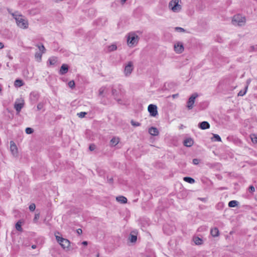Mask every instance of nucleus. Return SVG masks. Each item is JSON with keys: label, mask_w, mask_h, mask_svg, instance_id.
<instances>
[{"label": "nucleus", "mask_w": 257, "mask_h": 257, "mask_svg": "<svg viewBox=\"0 0 257 257\" xmlns=\"http://www.w3.org/2000/svg\"><path fill=\"white\" fill-rule=\"evenodd\" d=\"M8 12L12 15L14 19H15L17 25L19 27L24 29L28 28L29 23L24 16L20 14L18 12L12 13L10 9H8Z\"/></svg>", "instance_id": "nucleus-1"}, {"label": "nucleus", "mask_w": 257, "mask_h": 257, "mask_svg": "<svg viewBox=\"0 0 257 257\" xmlns=\"http://www.w3.org/2000/svg\"><path fill=\"white\" fill-rule=\"evenodd\" d=\"M180 0H171L169 3V8L174 13L180 12L182 7L179 4Z\"/></svg>", "instance_id": "nucleus-2"}, {"label": "nucleus", "mask_w": 257, "mask_h": 257, "mask_svg": "<svg viewBox=\"0 0 257 257\" xmlns=\"http://www.w3.org/2000/svg\"><path fill=\"white\" fill-rule=\"evenodd\" d=\"M57 241L63 249H68L70 245V242L66 238L55 235Z\"/></svg>", "instance_id": "nucleus-3"}, {"label": "nucleus", "mask_w": 257, "mask_h": 257, "mask_svg": "<svg viewBox=\"0 0 257 257\" xmlns=\"http://www.w3.org/2000/svg\"><path fill=\"white\" fill-rule=\"evenodd\" d=\"M139 37L134 33H130L128 34L127 42L130 46H134L137 44L139 41Z\"/></svg>", "instance_id": "nucleus-4"}, {"label": "nucleus", "mask_w": 257, "mask_h": 257, "mask_svg": "<svg viewBox=\"0 0 257 257\" xmlns=\"http://www.w3.org/2000/svg\"><path fill=\"white\" fill-rule=\"evenodd\" d=\"M134 69V63L132 61H129L125 65L123 73L125 77H128L131 75Z\"/></svg>", "instance_id": "nucleus-5"}, {"label": "nucleus", "mask_w": 257, "mask_h": 257, "mask_svg": "<svg viewBox=\"0 0 257 257\" xmlns=\"http://www.w3.org/2000/svg\"><path fill=\"white\" fill-rule=\"evenodd\" d=\"M24 106V100L23 99H17L14 104V108L17 113H19Z\"/></svg>", "instance_id": "nucleus-6"}, {"label": "nucleus", "mask_w": 257, "mask_h": 257, "mask_svg": "<svg viewBox=\"0 0 257 257\" xmlns=\"http://www.w3.org/2000/svg\"><path fill=\"white\" fill-rule=\"evenodd\" d=\"M174 51L178 54L182 53L184 50L183 44L181 42H177L174 45Z\"/></svg>", "instance_id": "nucleus-7"}, {"label": "nucleus", "mask_w": 257, "mask_h": 257, "mask_svg": "<svg viewBox=\"0 0 257 257\" xmlns=\"http://www.w3.org/2000/svg\"><path fill=\"white\" fill-rule=\"evenodd\" d=\"M198 96L197 93L193 94L189 98L187 101V107L189 109H191L193 107V104L195 102V99Z\"/></svg>", "instance_id": "nucleus-8"}, {"label": "nucleus", "mask_w": 257, "mask_h": 257, "mask_svg": "<svg viewBox=\"0 0 257 257\" xmlns=\"http://www.w3.org/2000/svg\"><path fill=\"white\" fill-rule=\"evenodd\" d=\"M148 111L152 116H156L158 114L157 107L154 104H150L148 106Z\"/></svg>", "instance_id": "nucleus-9"}, {"label": "nucleus", "mask_w": 257, "mask_h": 257, "mask_svg": "<svg viewBox=\"0 0 257 257\" xmlns=\"http://www.w3.org/2000/svg\"><path fill=\"white\" fill-rule=\"evenodd\" d=\"M232 24L234 26L241 25V16L240 15L234 16L232 20Z\"/></svg>", "instance_id": "nucleus-10"}, {"label": "nucleus", "mask_w": 257, "mask_h": 257, "mask_svg": "<svg viewBox=\"0 0 257 257\" xmlns=\"http://www.w3.org/2000/svg\"><path fill=\"white\" fill-rule=\"evenodd\" d=\"M10 150L14 156H16L18 153V149L15 143L11 141L10 142Z\"/></svg>", "instance_id": "nucleus-11"}, {"label": "nucleus", "mask_w": 257, "mask_h": 257, "mask_svg": "<svg viewBox=\"0 0 257 257\" xmlns=\"http://www.w3.org/2000/svg\"><path fill=\"white\" fill-rule=\"evenodd\" d=\"M198 127L201 130H206L210 127V124L208 122L203 121L199 123Z\"/></svg>", "instance_id": "nucleus-12"}, {"label": "nucleus", "mask_w": 257, "mask_h": 257, "mask_svg": "<svg viewBox=\"0 0 257 257\" xmlns=\"http://www.w3.org/2000/svg\"><path fill=\"white\" fill-rule=\"evenodd\" d=\"M194 144L193 140L191 138H186L183 142V144L187 147H190L193 146Z\"/></svg>", "instance_id": "nucleus-13"}, {"label": "nucleus", "mask_w": 257, "mask_h": 257, "mask_svg": "<svg viewBox=\"0 0 257 257\" xmlns=\"http://www.w3.org/2000/svg\"><path fill=\"white\" fill-rule=\"evenodd\" d=\"M68 70V66L67 65L63 64L59 70V74L61 75H64L66 74Z\"/></svg>", "instance_id": "nucleus-14"}, {"label": "nucleus", "mask_w": 257, "mask_h": 257, "mask_svg": "<svg viewBox=\"0 0 257 257\" xmlns=\"http://www.w3.org/2000/svg\"><path fill=\"white\" fill-rule=\"evenodd\" d=\"M57 62V58L54 56L51 57L47 61V64L55 65Z\"/></svg>", "instance_id": "nucleus-15"}, {"label": "nucleus", "mask_w": 257, "mask_h": 257, "mask_svg": "<svg viewBox=\"0 0 257 257\" xmlns=\"http://www.w3.org/2000/svg\"><path fill=\"white\" fill-rule=\"evenodd\" d=\"M149 134L154 136H157L159 134V131L158 129L154 127H151L149 130Z\"/></svg>", "instance_id": "nucleus-16"}, {"label": "nucleus", "mask_w": 257, "mask_h": 257, "mask_svg": "<svg viewBox=\"0 0 257 257\" xmlns=\"http://www.w3.org/2000/svg\"><path fill=\"white\" fill-rule=\"evenodd\" d=\"M210 233L213 237H217L219 234V231L217 227H214L211 229Z\"/></svg>", "instance_id": "nucleus-17"}, {"label": "nucleus", "mask_w": 257, "mask_h": 257, "mask_svg": "<svg viewBox=\"0 0 257 257\" xmlns=\"http://www.w3.org/2000/svg\"><path fill=\"white\" fill-rule=\"evenodd\" d=\"M129 241L132 243H135L137 241V236L135 234H133L132 232L128 237Z\"/></svg>", "instance_id": "nucleus-18"}, {"label": "nucleus", "mask_w": 257, "mask_h": 257, "mask_svg": "<svg viewBox=\"0 0 257 257\" xmlns=\"http://www.w3.org/2000/svg\"><path fill=\"white\" fill-rule=\"evenodd\" d=\"M119 142V139L118 138L113 137L110 142V145L111 146H115Z\"/></svg>", "instance_id": "nucleus-19"}, {"label": "nucleus", "mask_w": 257, "mask_h": 257, "mask_svg": "<svg viewBox=\"0 0 257 257\" xmlns=\"http://www.w3.org/2000/svg\"><path fill=\"white\" fill-rule=\"evenodd\" d=\"M116 200L121 203H126L127 202V199L123 196H119L116 197Z\"/></svg>", "instance_id": "nucleus-20"}, {"label": "nucleus", "mask_w": 257, "mask_h": 257, "mask_svg": "<svg viewBox=\"0 0 257 257\" xmlns=\"http://www.w3.org/2000/svg\"><path fill=\"white\" fill-rule=\"evenodd\" d=\"M43 54V53L38 52L35 53V57L37 62H40L42 61V56Z\"/></svg>", "instance_id": "nucleus-21"}, {"label": "nucleus", "mask_w": 257, "mask_h": 257, "mask_svg": "<svg viewBox=\"0 0 257 257\" xmlns=\"http://www.w3.org/2000/svg\"><path fill=\"white\" fill-rule=\"evenodd\" d=\"M193 240L195 243L197 245H200L203 243L202 239L198 236H195L193 238Z\"/></svg>", "instance_id": "nucleus-22"}, {"label": "nucleus", "mask_w": 257, "mask_h": 257, "mask_svg": "<svg viewBox=\"0 0 257 257\" xmlns=\"http://www.w3.org/2000/svg\"><path fill=\"white\" fill-rule=\"evenodd\" d=\"M36 46L39 49V50L40 51L39 52H41L42 53H45L46 49H45L44 46L43 44H37Z\"/></svg>", "instance_id": "nucleus-23"}, {"label": "nucleus", "mask_w": 257, "mask_h": 257, "mask_svg": "<svg viewBox=\"0 0 257 257\" xmlns=\"http://www.w3.org/2000/svg\"><path fill=\"white\" fill-rule=\"evenodd\" d=\"M212 141L221 142L220 137L217 134H213V137L211 138Z\"/></svg>", "instance_id": "nucleus-24"}, {"label": "nucleus", "mask_w": 257, "mask_h": 257, "mask_svg": "<svg viewBox=\"0 0 257 257\" xmlns=\"http://www.w3.org/2000/svg\"><path fill=\"white\" fill-rule=\"evenodd\" d=\"M239 202L236 200H232L229 202L228 206L229 207H234L237 206Z\"/></svg>", "instance_id": "nucleus-25"}, {"label": "nucleus", "mask_w": 257, "mask_h": 257, "mask_svg": "<svg viewBox=\"0 0 257 257\" xmlns=\"http://www.w3.org/2000/svg\"><path fill=\"white\" fill-rule=\"evenodd\" d=\"M183 180L185 182H188L190 184H193L195 182V180L193 178L190 177H185L183 178Z\"/></svg>", "instance_id": "nucleus-26"}, {"label": "nucleus", "mask_w": 257, "mask_h": 257, "mask_svg": "<svg viewBox=\"0 0 257 257\" xmlns=\"http://www.w3.org/2000/svg\"><path fill=\"white\" fill-rule=\"evenodd\" d=\"M14 84L16 87H21L24 85L23 81L20 79H16Z\"/></svg>", "instance_id": "nucleus-27"}, {"label": "nucleus", "mask_w": 257, "mask_h": 257, "mask_svg": "<svg viewBox=\"0 0 257 257\" xmlns=\"http://www.w3.org/2000/svg\"><path fill=\"white\" fill-rule=\"evenodd\" d=\"M16 228L17 230L22 231V222L21 221H18L16 224Z\"/></svg>", "instance_id": "nucleus-28"}, {"label": "nucleus", "mask_w": 257, "mask_h": 257, "mask_svg": "<svg viewBox=\"0 0 257 257\" xmlns=\"http://www.w3.org/2000/svg\"><path fill=\"white\" fill-rule=\"evenodd\" d=\"M252 142L254 144L257 143V136L255 134H251L250 136Z\"/></svg>", "instance_id": "nucleus-29"}, {"label": "nucleus", "mask_w": 257, "mask_h": 257, "mask_svg": "<svg viewBox=\"0 0 257 257\" xmlns=\"http://www.w3.org/2000/svg\"><path fill=\"white\" fill-rule=\"evenodd\" d=\"M117 49V46L115 44H112L108 46V50L109 52L113 51L114 50H116Z\"/></svg>", "instance_id": "nucleus-30"}, {"label": "nucleus", "mask_w": 257, "mask_h": 257, "mask_svg": "<svg viewBox=\"0 0 257 257\" xmlns=\"http://www.w3.org/2000/svg\"><path fill=\"white\" fill-rule=\"evenodd\" d=\"M26 134H31L33 133L34 132V130L33 128H31V127H27L26 128Z\"/></svg>", "instance_id": "nucleus-31"}, {"label": "nucleus", "mask_w": 257, "mask_h": 257, "mask_svg": "<svg viewBox=\"0 0 257 257\" xmlns=\"http://www.w3.org/2000/svg\"><path fill=\"white\" fill-rule=\"evenodd\" d=\"M68 84L69 87L72 89L75 87V82L73 80L70 81Z\"/></svg>", "instance_id": "nucleus-32"}, {"label": "nucleus", "mask_w": 257, "mask_h": 257, "mask_svg": "<svg viewBox=\"0 0 257 257\" xmlns=\"http://www.w3.org/2000/svg\"><path fill=\"white\" fill-rule=\"evenodd\" d=\"M44 106V103L43 102H40L38 104L37 108L38 110L42 109Z\"/></svg>", "instance_id": "nucleus-33"}, {"label": "nucleus", "mask_w": 257, "mask_h": 257, "mask_svg": "<svg viewBox=\"0 0 257 257\" xmlns=\"http://www.w3.org/2000/svg\"><path fill=\"white\" fill-rule=\"evenodd\" d=\"M29 208L30 211H34L36 208V205L34 203H32L30 205Z\"/></svg>", "instance_id": "nucleus-34"}, {"label": "nucleus", "mask_w": 257, "mask_h": 257, "mask_svg": "<svg viewBox=\"0 0 257 257\" xmlns=\"http://www.w3.org/2000/svg\"><path fill=\"white\" fill-rule=\"evenodd\" d=\"M250 79H248V80H247V81H246V86H245V91L243 92V93H242V94H241V96H242L243 95H244L246 93V90H247V87H248V84L250 83Z\"/></svg>", "instance_id": "nucleus-35"}, {"label": "nucleus", "mask_w": 257, "mask_h": 257, "mask_svg": "<svg viewBox=\"0 0 257 257\" xmlns=\"http://www.w3.org/2000/svg\"><path fill=\"white\" fill-rule=\"evenodd\" d=\"M39 218H40V214L39 213L35 214V217L33 219L34 222L36 223L38 221Z\"/></svg>", "instance_id": "nucleus-36"}, {"label": "nucleus", "mask_w": 257, "mask_h": 257, "mask_svg": "<svg viewBox=\"0 0 257 257\" xmlns=\"http://www.w3.org/2000/svg\"><path fill=\"white\" fill-rule=\"evenodd\" d=\"M175 29L176 31L179 32H185L186 31L183 28L179 27H175Z\"/></svg>", "instance_id": "nucleus-37"}, {"label": "nucleus", "mask_w": 257, "mask_h": 257, "mask_svg": "<svg viewBox=\"0 0 257 257\" xmlns=\"http://www.w3.org/2000/svg\"><path fill=\"white\" fill-rule=\"evenodd\" d=\"M86 114L87 113L86 112H80L77 113V115L80 118H83Z\"/></svg>", "instance_id": "nucleus-38"}, {"label": "nucleus", "mask_w": 257, "mask_h": 257, "mask_svg": "<svg viewBox=\"0 0 257 257\" xmlns=\"http://www.w3.org/2000/svg\"><path fill=\"white\" fill-rule=\"evenodd\" d=\"M131 124L132 125L135 126H138L141 125L140 123H139L138 122L134 121V120L131 121Z\"/></svg>", "instance_id": "nucleus-39"}, {"label": "nucleus", "mask_w": 257, "mask_h": 257, "mask_svg": "<svg viewBox=\"0 0 257 257\" xmlns=\"http://www.w3.org/2000/svg\"><path fill=\"white\" fill-rule=\"evenodd\" d=\"M192 162L194 165H196L199 163L200 160L198 159H193Z\"/></svg>", "instance_id": "nucleus-40"}, {"label": "nucleus", "mask_w": 257, "mask_h": 257, "mask_svg": "<svg viewBox=\"0 0 257 257\" xmlns=\"http://www.w3.org/2000/svg\"><path fill=\"white\" fill-rule=\"evenodd\" d=\"M250 51L257 52V45L251 46Z\"/></svg>", "instance_id": "nucleus-41"}, {"label": "nucleus", "mask_w": 257, "mask_h": 257, "mask_svg": "<svg viewBox=\"0 0 257 257\" xmlns=\"http://www.w3.org/2000/svg\"><path fill=\"white\" fill-rule=\"evenodd\" d=\"M104 90H105V88L104 87H101L100 88L99 90V95H102L104 91Z\"/></svg>", "instance_id": "nucleus-42"}, {"label": "nucleus", "mask_w": 257, "mask_h": 257, "mask_svg": "<svg viewBox=\"0 0 257 257\" xmlns=\"http://www.w3.org/2000/svg\"><path fill=\"white\" fill-rule=\"evenodd\" d=\"M112 94L114 97H115L117 96V90L115 89H112Z\"/></svg>", "instance_id": "nucleus-43"}, {"label": "nucleus", "mask_w": 257, "mask_h": 257, "mask_svg": "<svg viewBox=\"0 0 257 257\" xmlns=\"http://www.w3.org/2000/svg\"><path fill=\"white\" fill-rule=\"evenodd\" d=\"M89 149L90 151H93L95 149V146L94 145H90Z\"/></svg>", "instance_id": "nucleus-44"}, {"label": "nucleus", "mask_w": 257, "mask_h": 257, "mask_svg": "<svg viewBox=\"0 0 257 257\" xmlns=\"http://www.w3.org/2000/svg\"><path fill=\"white\" fill-rule=\"evenodd\" d=\"M249 192H253L255 191L254 187L253 186H250L249 187Z\"/></svg>", "instance_id": "nucleus-45"}, {"label": "nucleus", "mask_w": 257, "mask_h": 257, "mask_svg": "<svg viewBox=\"0 0 257 257\" xmlns=\"http://www.w3.org/2000/svg\"><path fill=\"white\" fill-rule=\"evenodd\" d=\"M198 199L203 202H206L207 200L206 198H199Z\"/></svg>", "instance_id": "nucleus-46"}, {"label": "nucleus", "mask_w": 257, "mask_h": 257, "mask_svg": "<svg viewBox=\"0 0 257 257\" xmlns=\"http://www.w3.org/2000/svg\"><path fill=\"white\" fill-rule=\"evenodd\" d=\"M107 181L109 183H112L113 182V179L112 178L108 179Z\"/></svg>", "instance_id": "nucleus-47"}, {"label": "nucleus", "mask_w": 257, "mask_h": 257, "mask_svg": "<svg viewBox=\"0 0 257 257\" xmlns=\"http://www.w3.org/2000/svg\"><path fill=\"white\" fill-rule=\"evenodd\" d=\"M77 233H78V234H80V233H82V230H81V229H78L77 230Z\"/></svg>", "instance_id": "nucleus-48"}, {"label": "nucleus", "mask_w": 257, "mask_h": 257, "mask_svg": "<svg viewBox=\"0 0 257 257\" xmlns=\"http://www.w3.org/2000/svg\"><path fill=\"white\" fill-rule=\"evenodd\" d=\"M82 244L84 245H87V244H88V242L87 241H83L82 242Z\"/></svg>", "instance_id": "nucleus-49"}, {"label": "nucleus", "mask_w": 257, "mask_h": 257, "mask_svg": "<svg viewBox=\"0 0 257 257\" xmlns=\"http://www.w3.org/2000/svg\"><path fill=\"white\" fill-rule=\"evenodd\" d=\"M4 47V44L0 42V49H2Z\"/></svg>", "instance_id": "nucleus-50"}, {"label": "nucleus", "mask_w": 257, "mask_h": 257, "mask_svg": "<svg viewBox=\"0 0 257 257\" xmlns=\"http://www.w3.org/2000/svg\"><path fill=\"white\" fill-rule=\"evenodd\" d=\"M127 0H121L120 1V2L121 3V4H123L125 3V2Z\"/></svg>", "instance_id": "nucleus-51"}, {"label": "nucleus", "mask_w": 257, "mask_h": 257, "mask_svg": "<svg viewBox=\"0 0 257 257\" xmlns=\"http://www.w3.org/2000/svg\"><path fill=\"white\" fill-rule=\"evenodd\" d=\"M178 96V94H173V95H172V96H173V98H175V97H177V96Z\"/></svg>", "instance_id": "nucleus-52"}, {"label": "nucleus", "mask_w": 257, "mask_h": 257, "mask_svg": "<svg viewBox=\"0 0 257 257\" xmlns=\"http://www.w3.org/2000/svg\"><path fill=\"white\" fill-rule=\"evenodd\" d=\"M36 247H37V246H36V245H32V248L33 249H35V248H36Z\"/></svg>", "instance_id": "nucleus-53"}, {"label": "nucleus", "mask_w": 257, "mask_h": 257, "mask_svg": "<svg viewBox=\"0 0 257 257\" xmlns=\"http://www.w3.org/2000/svg\"><path fill=\"white\" fill-rule=\"evenodd\" d=\"M241 22H242V23L243 22H245V18H242V20H241Z\"/></svg>", "instance_id": "nucleus-54"}, {"label": "nucleus", "mask_w": 257, "mask_h": 257, "mask_svg": "<svg viewBox=\"0 0 257 257\" xmlns=\"http://www.w3.org/2000/svg\"><path fill=\"white\" fill-rule=\"evenodd\" d=\"M241 91H239L238 93V96H241Z\"/></svg>", "instance_id": "nucleus-55"}, {"label": "nucleus", "mask_w": 257, "mask_h": 257, "mask_svg": "<svg viewBox=\"0 0 257 257\" xmlns=\"http://www.w3.org/2000/svg\"><path fill=\"white\" fill-rule=\"evenodd\" d=\"M9 58H10V59H12L13 58H12V56H9Z\"/></svg>", "instance_id": "nucleus-56"}, {"label": "nucleus", "mask_w": 257, "mask_h": 257, "mask_svg": "<svg viewBox=\"0 0 257 257\" xmlns=\"http://www.w3.org/2000/svg\"><path fill=\"white\" fill-rule=\"evenodd\" d=\"M1 91H2V88H1V87L0 86V92H1Z\"/></svg>", "instance_id": "nucleus-57"}, {"label": "nucleus", "mask_w": 257, "mask_h": 257, "mask_svg": "<svg viewBox=\"0 0 257 257\" xmlns=\"http://www.w3.org/2000/svg\"><path fill=\"white\" fill-rule=\"evenodd\" d=\"M117 101L118 102H119V101H120V100H119V99H117Z\"/></svg>", "instance_id": "nucleus-58"}]
</instances>
